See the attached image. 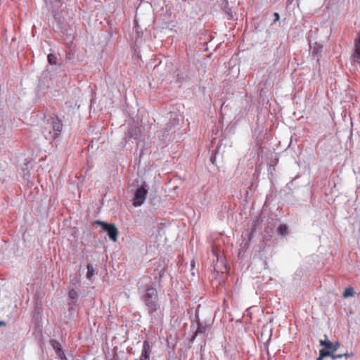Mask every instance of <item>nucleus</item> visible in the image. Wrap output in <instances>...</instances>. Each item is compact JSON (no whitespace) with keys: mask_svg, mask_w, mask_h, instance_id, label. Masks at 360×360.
Masks as SVG:
<instances>
[{"mask_svg":"<svg viewBox=\"0 0 360 360\" xmlns=\"http://www.w3.org/2000/svg\"><path fill=\"white\" fill-rule=\"evenodd\" d=\"M62 121L56 115L50 117L49 126L46 127L42 133L46 140H55L60 134L63 129Z\"/></svg>","mask_w":360,"mask_h":360,"instance_id":"nucleus-1","label":"nucleus"},{"mask_svg":"<svg viewBox=\"0 0 360 360\" xmlns=\"http://www.w3.org/2000/svg\"><path fill=\"white\" fill-rule=\"evenodd\" d=\"M96 224L102 227L112 241L116 242L117 240L118 230L114 224H108L101 220H96Z\"/></svg>","mask_w":360,"mask_h":360,"instance_id":"nucleus-2","label":"nucleus"},{"mask_svg":"<svg viewBox=\"0 0 360 360\" xmlns=\"http://www.w3.org/2000/svg\"><path fill=\"white\" fill-rule=\"evenodd\" d=\"M148 191V187L146 184L141 185L136 189L133 199V205L134 207H139L144 202L146 199Z\"/></svg>","mask_w":360,"mask_h":360,"instance_id":"nucleus-3","label":"nucleus"},{"mask_svg":"<svg viewBox=\"0 0 360 360\" xmlns=\"http://www.w3.org/2000/svg\"><path fill=\"white\" fill-rule=\"evenodd\" d=\"M182 119L179 117L176 114H170L169 120L165 127V132L167 135L176 132V129H179L181 126Z\"/></svg>","mask_w":360,"mask_h":360,"instance_id":"nucleus-4","label":"nucleus"},{"mask_svg":"<svg viewBox=\"0 0 360 360\" xmlns=\"http://www.w3.org/2000/svg\"><path fill=\"white\" fill-rule=\"evenodd\" d=\"M81 287V282L79 278H74L70 281V285L68 287V297L71 300H78L79 297V289Z\"/></svg>","mask_w":360,"mask_h":360,"instance_id":"nucleus-5","label":"nucleus"},{"mask_svg":"<svg viewBox=\"0 0 360 360\" xmlns=\"http://www.w3.org/2000/svg\"><path fill=\"white\" fill-rule=\"evenodd\" d=\"M150 321L154 324H160L163 321L164 313L161 307L147 310Z\"/></svg>","mask_w":360,"mask_h":360,"instance_id":"nucleus-6","label":"nucleus"},{"mask_svg":"<svg viewBox=\"0 0 360 360\" xmlns=\"http://www.w3.org/2000/svg\"><path fill=\"white\" fill-rule=\"evenodd\" d=\"M139 131V129L137 127L134 125L129 126L128 129L122 140V146H126L131 139L137 140Z\"/></svg>","mask_w":360,"mask_h":360,"instance_id":"nucleus-7","label":"nucleus"},{"mask_svg":"<svg viewBox=\"0 0 360 360\" xmlns=\"http://www.w3.org/2000/svg\"><path fill=\"white\" fill-rule=\"evenodd\" d=\"M158 290L155 288L150 286L146 288L144 294L143 295V300L145 304L152 301L158 300Z\"/></svg>","mask_w":360,"mask_h":360,"instance_id":"nucleus-8","label":"nucleus"},{"mask_svg":"<svg viewBox=\"0 0 360 360\" xmlns=\"http://www.w3.org/2000/svg\"><path fill=\"white\" fill-rule=\"evenodd\" d=\"M152 354V347L148 340L143 342L142 350L139 357V360H150Z\"/></svg>","mask_w":360,"mask_h":360,"instance_id":"nucleus-9","label":"nucleus"},{"mask_svg":"<svg viewBox=\"0 0 360 360\" xmlns=\"http://www.w3.org/2000/svg\"><path fill=\"white\" fill-rule=\"evenodd\" d=\"M325 340H320V345L321 346H323L326 349H328L334 353L339 348L340 344L338 342L334 344L330 340H327L326 335H325Z\"/></svg>","mask_w":360,"mask_h":360,"instance_id":"nucleus-10","label":"nucleus"},{"mask_svg":"<svg viewBox=\"0 0 360 360\" xmlns=\"http://www.w3.org/2000/svg\"><path fill=\"white\" fill-rule=\"evenodd\" d=\"M134 29L135 30V40L138 42L140 39H141L143 37V30L141 29L140 26L138 24L136 19L134 20Z\"/></svg>","mask_w":360,"mask_h":360,"instance_id":"nucleus-11","label":"nucleus"},{"mask_svg":"<svg viewBox=\"0 0 360 360\" xmlns=\"http://www.w3.org/2000/svg\"><path fill=\"white\" fill-rule=\"evenodd\" d=\"M50 345L52 346V347L54 349L57 355L61 354L64 351L63 350L62 346L60 343L56 340H50Z\"/></svg>","mask_w":360,"mask_h":360,"instance_id":"nucleus-12","label":"nucleus"},{"mask_svg":"<svg viewBox=\"0 0 360 360\" xmlns=\"http://www.w3.org/2000/svg\"><path fill=\"white\" fill-rule=\"evenodd\" d=\"M147 310L157 309L160 307V304L158 300H155L145 304Z\"/></svg>","mask_w":360,"mask_h":360,"instance_id":"nucleus-13","label":"nucleus"},{"mask_svg":"<svg viewBox=\"0 0 360 360\" xmlns=\"http://www.w3.org/2000/svg\"><path fill=\"white\" fill-rule=\"evenodd\" d=\"M205 330H206V326H203L202 323L198 322L196 330H195V334H194V335L193 337V340H194L198 335L201 334V333H204L205 332Z\"/></svg>","mask_w":360,"mask_h":360,"instance_id":"nucleus-14","label":"nucleus"},{"mask_svg":"<svg viewBox=\"0 0 360 360\" xmlns=\"http://www.w3.org/2000/svg\"><path fill=\"white\" fill-rule=\"evenodd\" d=\"M352 60L354 63L360 64V51L354 50L352 55Z\"/></svg>","mask_w":360,"mask_h":360,"instance_id":"nucleus-15","label":"nucleus"},{"mask_svg":"<svg viewBox=\"0 0 360 360\" xmlns=\"http://www.w3.org/2000/svg\"><path fill=\"white\" fill-rule=\"evenodd\" d=\"M22 170L23 172V178L27 182L30 181V173L27 170V163L24 164V166L22 167Z\"/></svg>","mask_w":360,"mask_h":360,"instance_id":"nucleus-16","label":"nucleus"},{"mask_svg":"<svg viewBox=\"0 0 360 360\" xmlns=\"http://www.w3.org/2000/svg\"><path fill=\"white\" fill-rule=\"evenodd\" d=\"M87 273L86 277L87 278H91L94 275V268L92 264H88L86 266Z\"/></svg>","mask_w":360,"mask_h":360,"instance_id":"nucleus-17","label":"nucleus"},{"mask_svg":"<svg viewBox=\"0 0 360 360\" xmlns=\"http://www.w3.org/2000/svg\"><path fill=\"white\" fill-rule=\"evenodd\" d=\"M333 352H331L330 350L329 349H326V348H323L321 349H320L319 351V354L321 355V357H326V356H330L332 358V356H333Z\"/></svg>","mask_w":360,"mask_h":360,"instance_id":"nucleus-18","label":"nucleus"},{"mask_svg":"<svg viewBox=\"0 0 360 360\" xmlns=\"http://www.w3.org/2000/svg\"><path fill=\"white\" fill-rule=\"evenodd\" d=\"M322 47L319 46H315L313 48L312 53L314 57H316L317 60H319V57L321 55Z\"/></svg>","mask_w":360,"mask_h":360,"instance_id":"nucleus-19","label":"nucleus"},{"mask_svg":"<svg viewBox=\"0 0 360 360\" xmlns=\"http://www.w3.org/2000/svg\"><path fill=\"white\" fill-rule=\"evenodd\" d=\"M47 60L49 64L56 65L57 63V57L55 54L49 53L47 56Z\"/></svg>","mask_w":360,"mask_h":360,"instance_id":"nucleus-20","label":"nucleus"},{"mask_svg":"<svg viewBox=\"0 0 360 360\" xmlns=\"http://www.w3.org/2000/svg\"><path fill=\"white\" fill-rule=\"evenodd\" d=\"M288 226L285 224H281L278 228V233L283 236L287 233Z\"/></svg>","mask_w":360,"mask_h":360,"instance_id":"nucleus-21","label":"nucleus"},{"mask_svg":"<svg viewBox=\"0 0 360 360\" xmlns=\"http://www.w3.org/2000/svg\"><path fill=\"white\" fill-rule=\"evenodd\" d=\"M354 295V289L352 288H347L343 292L344 297H348Z\"/></svg>","mask_w":360,"mask_h":360,"instance_id":"nucleus-22","label":"nucleus"},{"mask_svg":"<svg viewBox=\"0 0 360 360\" xmlns=\"http://www.w3.org/2000/svg\"><path fill=\"white\" fill-rule=\"evenodd\" d=\"M352 353H351L350 354H347V353L340 354H334L333 353L332 359H340V358H342L343 356H352Z\"/></svg>","mask_w":360,"mask_h":360,"instance_id":"nucleus-23","label":"nucleus"},{"mask_svg":"<svg viewBox=\"0 0 360 360\" xmlns=\"http://www.w3.org/2000/svg\"><path fill=\"white\" fill-rule=\"evenodd\" d=\"M354 50L360 51V39H356L354 41Z\"/></svg>","mask_w":360,"mask_h":360,"instance_id":"nucleus-24","label":"nucleus"},{"mask_svg":"<svg viewBox=\"0 0 360 360\" xmlns=\"http://www.w3.org/2000/svg\"><path fill=\"white\" fill-rule=\"evenodd\" d=\"M274 19L273 23H276V22H277L279 20V19H280V15H279V13H278L275 12V13H274Z\"/></svg>","mask_w":360,"mask_h":360,"instance_id":"nucleus-25","label":"nucleus"},{"mask_svg":"<svg viewBox=\"0 0 360 360\" xmlns=\"http://www.w3.org/2000/svg\"><path fill=\"white\" fill-rule=\"evenodd\" d=\"M164 273H165V269L164 268L159 271V273H158L159 274V278H158V281L159 282L160 281V279L162 277Z\"/></svg>","mask_w":360,"mask_h":360,"instance_id":"nucleus-26","label":"nucleus"},{"mask_svg":"<svg viewBox=\"0 0 360 360\" xmlns=\"http://www.w3.org/2000/svg\"><path fill=\"white\" fill-rule=\"evenodd\" d=\"M58 356L60 358V360H68L64 352L58 354Z\"/></svg>","mask_w":360,"mask_h":360,"instance_id":"nucleus-27","label":"nucleus"},{"mask_svg":"<svg viewBox=\"0 0 360 360\" xmlns=\"http://www.w3.org/2000/svg\"><path fill=\"white\" fill-rule=\"evenodd\" d=\"M212 253L217 257V259L218 260L219 259V257H218L219 256H218V254H217V251L214 249L212 250Z\"/></svg>","mask_w":360,"mask_h":360,"instance_id":"nucleus-28","label":"nucleus"},{"mask_svg":"<svg viewBox=\"0 0 360 360\" xmlns=\"http://www.w3.org/2000/svg\"><path fill=\"white\" fill-rule=\"evenodd\" d=\"M211 161L212 162L213 164H214V161H215V158L214 157H211Z\"/></svg>","mask_w":360,"mask_h":360,"instance_id":"nucleus-29","label":"nucleus"},{"mask_svg":"<svg viewBox=\"0 0 360 360\" xmlns=\"http://www.w3.org/2000/svg\"><path fill=\"white\" fill-rule=\"evenodd\" d=\"M323 357H321V355L319 354V357L316 359V360H323Z\"/></svg>","mask_w":360,"mask_h":360,"instance_id":"nucleus-30","label":"nucleus"},{"mask_svg":"<svg viewBox=\"0 0 360 360\" xmlns=\"http://www.w3.org/2000/svg\"><path fill=\"white\" fill-rule=\"evenodd\" d=\"M5 324H6L5 322L0 321V326H4Z\"/></svg>","mask_w":360,"mask_h":360,"instance_id":"nucleus-31","label":"nucleus"},{"mask_svg":"<svg viewBox=\"0 0 360 360\" xmlns=\"http://www.w3.org/2000/svg\"><path fill=\"white\" fill-rule=\"evenodd\" d=\"M195 266V262L193 260L192 262H191V266L193 267Z\"/></svg>","mask_w":360,"mask_h":360,"instance_id":"nucleus-32","label":"nucleus"},{"mask_svg":"<svg viewBox=\"0 0 360 360\" xmlns=\"http://www.w3.org/2000/svg\"><path fill=\"white\" fill-rule=\"evenodd\" d=\"M358 39H360V32L359 33Z\"/></svg>","mask_w":360,"mask_h":360,"instance_id":"nucleus-33","label":"nucleus"},{"mask_svg":"<svg viewBox=\"0 0 360 360\" xmlns=\"http://www.w3.org/2000/svg\"><path fill=\"white\" fill-rule=\"evenodd\" d=\"M180 79H181V78L178 76V80H179V81H180Z\"/></svg>","mask_w":360,"mask_h":360,"instance_id":"nucleus-34","label":"nucleus"}]
</instances>
